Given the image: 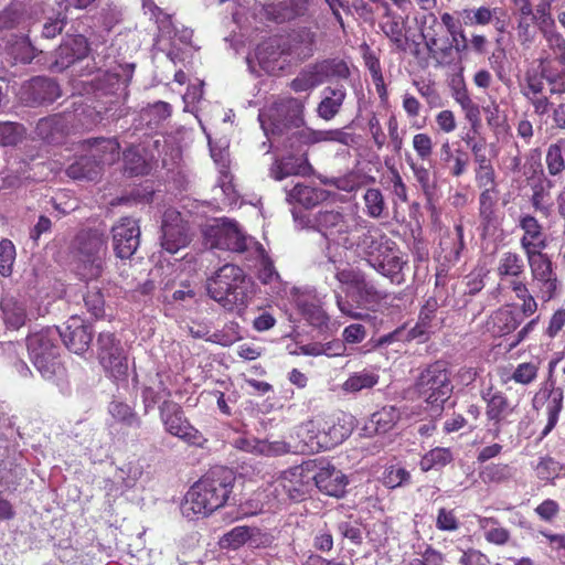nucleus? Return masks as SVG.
<instances>
[{"instance_id":"42","label":"nucleus","mask_w":565,"mask_h":565,"mask_svg":"<svg viewBox=\"0 0 565 565\" xmlns=\"http://www.w3.org/2000/svg\"><path fill=\"white\" fill-rule=\"evenodd\" d=\"M170 397L171 391L160 373H157L156 376L150 380L149 384L145 385L141 391V398L146 413L152 409L161 399L163 402L164 399H171Z\"/></svg>"},{"instance_id":"36","label":"nucleus","mask_w":565,"mask_h":565,"mask_svg":"<svg viewBox=\"0 0 565 565\" xmlns=\"http://www.w3.org/2000/svg\"><path fill=\"white\" fill-rule=\"evenodd\" d=\"M345 134L341 130H313L309 127H305L291 134L288 138L289 147H302L310 146L321 141H340L344 142Z\"/></svg>"},{"instance_id":"38","label":"nucleus","mask_w":565,"mask_h":565,"mask_svg":"<svg viewBox=\"0 0 565 565\" xmlns=\"http://www.w3.org/2000/svg\"><path fill=\"white\" fill-rule=\"evenodd\" d=\"M522 321V317L514 310L500 308L490 316L488 327L494 335L502 337L514 332Z\"/></svg>"},{"instance_id":"30","label":"nucleus","mask_w":565,"mask_h":565,"mask_svg":"<svg viewBox=\"0 0 565 565\" xmlns=\"http://www.w3.org/2000/svg\"><path fill=\"white\" fill-rule=\"evenodd\" d=\"M369 265L374 268L379 274L387 277L393 284H402L404 281L403 268L406 262L398 254L397 244L394 242L393 246H388L385 252L379 253Z\"/></svg>"},{"instance_id":"64","label":"nucleus","mask_w":565,"mask_h":565,"mask_svg":"<svg viewBox=\"0 0 565 565\" xmlns=\"http://www.w3.org/2000/svg\"><path fill=\"white\" fill-rule=\"evenodd\" d=\"M412 147L422 162H430L434 153V141L429 134L417 132L413 136Z\"/></svg>"},{"instance_id":"47","label":"nucleus","mask_w":565,"mask_h":565,"mask_svg":"<svg viewBox=\"0 0 565 565\" xmlns=\"http://www.w3.org/2000/svg\"><path fill=\"white\" fill-rule=\"evenodd\" d=\"M380 376L374 371L362 370L352 373L342 384V390L347 393H358L362 390L374 387L379 383Z\"/></svg>"},{"instance_id":"53","label":"nucleus","mask_w":565,"mask_h":565,"mask_svg":"<svg viewBox=\"0 0 565 565\" xmlns=\"http://www.w3.org/2000/svg\"><path fill=\"white\" fill-rule=\"evenodd\" d=\"M541 362L539 359L519 363L509 380H512L516 384H521L524 386L531 385L534 383L539 376Z\"/></svg>"},{"instance_id":"40","label":"nucleus","mask_w":565,"mask_h":565,"mask_svg":"<svg viewBox=\"0 0 565 565\" xmlns=\"http://www.w3.org/2000/svg\"><path fill=\"white\" fill-rule=\"evenodd\" d=\"M320 84L331 79H345L350 76V68L341 58H326L311 64Z\"/></svg>"},{"instance_id":"39","label":"nucleus","mask_w":565,"mask_h":565,"mask_svg":"<svg viewBox=\"0 0 565 565\" xmlns=\"http://www.w3.org/2000/svg\"><path fill=\"white\" fill-rule=\"evenodd\" d=\"M399 418L401 412L397 407L384 406L370 416L364 429L367 434H386L395 427Z\"/></svg>"},{"instance_id":"52","label":"nucleus","mask_w":565,"mask_h":565,"mask_svg":"<svg viewBox=\"0 0 565 565\" xmlns=\"http://www.w3.org/2000/svg\"><path fill=\"white\" fill-rule=\"evenodd\" d=\"M109 413L113 418L128 427L140 428L142 425V422L135 409L124 402L113 401L109 404Z\"/></svg>"},{"instance_id":"58","label":"nucleus","mask_w":565,"mask_h":565,"mask_svg":"<svg viewBox=\"0 0 565 565\" xmlns=\"http://www.w3.org/2000/svg\"><path fill=\"white\" fill-rule=\"evenodd\" d=\"M25 9L22 3H11L0 12V30H12L23 23Z\"/></svg>"},{"instance_id":"24","label":"nucleus","mask_w":565,"mask_h":565,"mask_svg":"<svg viewBox=\"0 0 565 565\" xmlns=\"http://www.w3.org/2000/svg\"><path fill=\"white\" fill-rule=\"evenodd\" d=\"M249 239L243 233L237 222L222 218L213 228L212 247L234 253H244L247 249V242Z\"/></svg>"},{"instance_id":"50","label":"nucleus","mask_w":565,"mask_h":565,"mask_svg":"<svg viewBox=\"0 0 565 565\" xmlns=\"http://www.w3.org/2000/svg\"><path fill=\"white\" fill-rule=\"evenodd\" d=\"M189 333L194 339H203L223 347L233 344L237 338L236 335L228 337L227 333L223 332L211 333L210 327L203 322H193L192 326H189Z\"/></svg>"},{"instance_id":"16","label":"nucleus","mask_w":565,"mask_h":565,"mask_svg":"<svg viewBox=\"0 0 565 565\" xmlns=\"http://www.w3.org/2000/svg\"><path fill=\"white\" fill-rule=\"evenodd\" d=\"M271 131L282 134L287 128H300L305 125V102L287 96L273 103L267 114Z\"/></svg>"},{"instance_id":"63","label":"nucleus","mask_w":565,"mask_h":565,"mask_svg":"<svg viewBox=\"0 0 565 565\" xmlns=\"http://www.w3.org/2000/svg\"><path fill=\"white\" fill-rule=\"evenodd\" d=\"M9 55L15 63L28 64L35 57V49L26 36H21L9 46Z\"/></svg>"},{"instance_id":"60","label":"nucleus","mask_w":565,"mask_h":565,"mask_svg":"<svg viewBox=\"0 0 565 565\" xmlns=\"http://www.w3.org/2000/svg\"><path fill=\"white\" fill-rule=\"evenodd\" d=\"M15 258V245L11 239L2 238L0 241V276L8 278L13 274Z\"/></svg>"},{"instance_id":"45","label":"nucleus","mask_w":565,"mask_h":565,"mask_svg":"<svg viewBox=\"0 0 565 565\" xmlns=\"http://www.w3.org/2000/svg\"><path fill=\"white\" fill-rule=\"evenodd\" d=\"M321 416L319 415L302 423L298 430V437L301 438L310 451H320L324 449V443H322L324 430L321 428Z\"/></svg>"},{"instance_id":"1","label":"nucleus","mask_w":565,"mask_h":565,"mask_svg":"<svg viewBox=\"0 0 565 565\" xmlns=\"http://www.w3.org/2000/svg\"><path fill=\"white\" fill-rule=\"evenodd\" d=\"M557 49L559 54L540 57L537 67L526 71L520 85L522 96L539 117L550 114L553 96L565 94V44Z\"/></svg>"},{"instance_id":"18","label":"nucleus","mask_w":565,"mask_h":565,"mask_svg":"<svg viewBox=\"0 0 565 565\" xmlns=\"http://www.w3.org/2000/svg\"><path fill=\"white\" fill-rule=\"evenodd\" d=\"M519 228L523 232L520 246L526 256V260L542 259L544 249L548 246V238L543 225L531 214H522L518 221Z\"/></svg>"},{"instance_id":"55","label":"nucleus","mask_w":565,"mask_h":565,"mask_svg":"<svg viewBox=\"0 0 565 565\" xmlns=\"http://www.w3.org/2000/svg\"><path fill=\"white\" fill-rule=\"evenodd\" d=\"M365 213L372 218H381L386 211V203L380 189L370 188L363 195Z\"/></svg>"},{"instance_id":"4","label":"nucleus","mask_w":565,"mask_h":565,"mask_svg":"<svg viewBox=\"0 0 565 565\" xmlns=\"http://www.w3.org/2000/svg\"><path fill=\"white\" fill-rule=\"evenodd\" d=\"M207 292L225 310L242 315L249 303L253 284L241 267L226 264L210 279Z\"/></svg>"},{"instance_id":"7","label":"nucleus","mask_w":565,"mask_h":565,"mask_svg":"<svg viewBox=\"0 0 565 565\" xmlns=\"http://www.w3.org/2000/svg\"><path fill=\"white\" fill-rule=\"evenodd\" d=\"M26 348L31 362L43 377L51 379L62 369L57 327L29 334Z\"/></svg>"},{"instance_id":"56","label":"nucleus","mask_w":565,"mask_h":565,"mask_svg":"<svg viewBox=\"0 0 565 565\" xmlns=\"http://www.w3.org/2000/svg\"><path fill=\"white\" fill-rule=\"evenodd\" d=\"M289 196L308 209L320 202L322 199V191L317 188L298 183L290 190Z\"/></svg>"},{"instance_id":"57","label":"nucleus","mask_w":565,"mask_h":565,"mask_svg":"<svg viewBox=\"0 0 565 565\" xmlns=\"http://www.w3.org/2000/svg\"><path fill=\"white\" fill-rule=\"evenodd\" d=\"M455 100L460 105L465 113L466 119L471 124L472 127L480 124V109L479 106L472 100L468 90L462 87L458 88L454 93Z\"/></svg>"},{"instance_id":"59","label":"nucleus","mask_w":565,"mask_h":565,"mask_svg":"<svg viewBox=\"0 0 565 565\" xmlns=\"http://www.w3.org/2000/svg\"><path fill=\"white\" fill-rule=\"evenodd\" d=\"M500 11L499 8H489L481 6L476 9H465L462 17L465 23L468 25H488L493 21L495 14Z\"/></svg>"},{"instance_id":"3","label":"nucleus","mask_w":565,"mask_h":565,"mask_svg":"<svg viewBox=\"0 0 565 565\" xmlns=\"http://www.w3.org/2000/svg\"><path fill=\"white\" fill-rule=\"evenodd\" d=\"M527 263L531 281H526V290L525 292L522 291L518 299L521 301V315L525 318L534 316L540 308V303L544 306L555 300L562 288L556 267L548 255H542V259Z\"/></svg>"},{"instance_id":"29","label":"nucleus","mask_w":565,"mask_h":565,"mask_svg":"<svg viewBox=\"0 0 565 565\" xmlns=\"http://www.w3.org/2000/svg\"><path fill=\"white\" fill-rule=\"evenodd\" d=\"M312 480L322 493L334 498H342L349 483L348 477L330 463L320 467Z\"/></svg>"},{"instance_id":"34","label":"nucleus","mask_w":565,"mask_h":565,"mask_svg":"<svg viewBox=\"0 0 565 565\" xmlns=\"http://www.w3.org/2000/svg\"><path fill=\"white\" fill-rule=\"evenodd\" d=\"M479 194V220L483 233H489L499 226V215L497 210L498 189L497 186L480 188Z\"/></svg>"},{"instance_id":"23","label":"nucleus","mask_w":565,"mask_h":565,"mask_svg":"<svg viewBox=\"0 0 565 565\" xmlns=\"http://www.w3.org/2000/svg\"><path fill=\"white\" fill-rule=\"evenodd\" d=\"M310 463L291 467L281 472L277 479L278 486H280L291 501L300 502L303 501L310 493L311 479L309 476Z\"/></svg>"},{"instance_id":"33","label":"nucleus","mask_w":565,"mask_h":565,"mask_svg":"<svg viewBox=\"0 0 565 565\" xmlns=\"http://www.w3.org/2000/svg\"><path fill=\"white\" fill-rule=\"evenodd\" d=\"M552 1H541L535 8V13L533 12V15H531V20L536 22L540 31L550 44L556 47H564L565 39L555 30V20L551 13Z\"/></svg>"},{"instance_id":"41","label":"nucleus","mask_w":565,"mask_h":565,"mask_svg":"<svg viewBox=\"0 0 565 565\" xmlns=\"http://www.w3.org/2000/svg\"><path fill=\"white\" fill-rule=\"evenodd\" d=\"M124 173L128 177H142L151 171V163L139 146H130L122 153Z\"/></svg>"},{"instance_id":"26","label":"nucleus","mask_w":565,"mask_h":565,"mask_svg":"<svg viewBox=\"0 0 565 565\" xmlns=\"http://www.w3.org/2000/svg\"><path fill=\"white\" fill-rule=\"evenodd\" d=\"M475 162V181L477 186H497V174L491 158L488 156L487 142L484 139H466Z\"/></svg>"},{"instance_id":"9","label":"nucleus","mask_w":565,"mask_h":565,"mask_svg":"<svg viewBox=\"0 0 565 565\" xmlns=\"http://www.w3.org/2000/svg\"><path fill=\"white\" fill-rule=\"evenodd\" d=\"M415 388L428 405L441 409L452 393L446 363L436 361L427 365L416 379Z\"/></svg>"},{"instance_id":"2","label":"nucleus","mask_w":565,"mask_h":565,"mask_svg":"<svg viewBox=\"0 0 565 565\" xmlns=\"http://www.w3.org/2000/svg\"><path fill=\"white\" fill-rule=\"evenodd\" d=\"M236 476L226 467H214L186 491L181 504L188 519L207 518L226 505L235 486Z\"/></svg>"},{"instance_id":"14","label":"nucleus","mask_w":565,"mask_h":565,"mask_svg":"<svg viewBox=\"0 0 565 565\" xmlns=\"http://www.w3.org/2000/svg\"><path fill=\"white\" fill-rule=\"evenodd\" d=\"M97 359L110 377L126 380L128 358L120 341L111 332H100L97 338Z\"/></svg>"},{"instance_id":"27","label":"nucleus","mask_w":565,"mask_h":565,"mask_svg":"<svg viewBox=\"0 0 565 565\" xmlns=\"http://www.w3.org/2000/svg\"><path fill=\"white\" fill-rule=\"evenodd\" d=\"M76 354L86 352L93 340V329L78 317H71L63 329H58V340Z\"/></svg>"},{"instance_id":"17","label":"nucleus","mask_w":565,"mask_h":565,"mask_svg":"<svg viewBox=\"0 0 565 565\" xmlns=\"http://www.w3.org/2000/svg\"><path fill=\"white\" fill-rule=\"evenodd\" d=\"M564 390L557 386L556 381H543L532 398V407L535 411L545 408L547 423L541 434L546 437L556 426L563 409Z\"/></svg>"},{"instance_id":"37","label":"nucleus","mask_w":565,"mask_h":565,"mask_svg":"<svg viewBox=\"0 0 565 565\" xmlns=\"http://www.w3.org/2000/svg\"><path fill=\"white\" fill-rule=\"evenodd\" d=\"M345 97L347 90L343 85L326 87L317 107L318 116L327 121L333 119L340 113Z\"/></svg>"},{"instance_id":"61","label":"nucleus","mask_w":565,"mask_h":565,"mask_svg":"<svg viewBox=\"0 0 565 565\" xmlns=\"http://www.w3.org/2000/svg\"><path fill=\"white\" fill-rule=\"evenodd\" d=\"M320 84L311 64L303 67L298 75L289 83V87L295 93L309 92L318 87Z\"/></svg>"},{"instance_id":"21","label":"nucleus","mask_w":565,"mask_h":565,"mask_svg":"<svg viewBox=\"0 0 565 565\" xmlns=\"http://www.w3.org/2000/svg\"><path fill=\"white\" fill-rule=\"evenodd\" d=\"M58 83L50 77L34 76L20 88V99L26 106H41L52 104L61 97Z\"/></svg>"},{"instance_id":"10","label":"nucleus","mask_w":565,"mask_h":565,"mask_svg":"<svg viewBox=\"0 0 565 565\" xmlns=\"http://www.w3.org/2000/svg\"><path fill=\"white\" fill-rule=\"evenodd\" d=\"M159 416L164 430L188 445L202 448L207 443L203 434L190 423L179 403L164 399L159 405Z\"/></svg>"},{"instance_id":"5","label":"nucleus","mask_w":565,"mask_h":565,"mask_svg":"<svg viewBox=\"0 0 565 565\" xmlns=\"http://www.w3.org/2000/svg\"><path fill=\"white\" fill-rule=\"evenodd\" d=\"M414 20L427 50L428 58L433 61L435 67L452 64L456 54L468 50L467 43H460L458 38L450 36L434 12L419 13Z\"/></svg>"},{"instance_id":"12","label":"nucleus","mask_w":565,"mask_h":565,"mask_svg":"<svg viewBox=\"0 0 565 565\" xmlns=\"http://www.w3.org/2000/svg\"><path fill=\"white\" fill-rule=\"evenodd\" d=\"M96 150L102 151L103 154L96 156H84L72 163L66 173L74 180H87L95 181L99 178L103 166L111 163L119 156V143L116 139L99 138L94 140Z\"/></svg>"},{"instance_id":"49","label":"nucleus","mask_w":565,"mask_h":565,"mask_svg":"<svg viewBox=\"0 0 565 565\" xmlns=\"http://www.w3.org/2000/svg\"><path fill=\"white\" fill-rule=\"evenodd\" d=\"M454 460L452 451L450 448L435 447L426 452L420 461V470L427 472L433 469H439Z\"/></svg>"},{"instance_id":"44","label":"nucleus","mask_w":565,"mask_h":565,"mask_svg":"<svg viewBox=\"0 0 565 565\" xmlns=\"http://www.w3.org/2000/svg\"><path fill=\"white\" fill-rule=\"evenodd\" d=\"M477 523L483 531L484 540L490 544L502 546L511 539L510 531L501 526L499 519L494 516H477Z\"/></svg>"},{"instance_id":"6","label":"nucleus","mask_w":565,"mask_h":565,"mask_svg":"<svg viewBox=\"0 0 565 565\" xmlns=\"http://www.w3.org/2000/svg\"><path fill=\"white\" fill-rule=\"evenodd\" d=\"M107 237L98 230H82L75 237L77 275L84 280L98 279L105 269Z\"/></svg>"},{"instance_id":"54","label":"nucleus","mask_w":565,"mask_h":565,"mask_svg":"<svg viewBox=\"0 0 565 565\" xmlns=\"http://www.w3.org/2000/svg\"><path fill=\"white\" fill-rule=\"evenodd\" d=\"M456 237L451 242L443 241L440 243L444 258L448 264H456L465 249V232L462 224L455 226Z\"/></svg>"},{"instance_id":"25","label":"nucleus","mask_w":565,"mask_h":565,"mask_svg":"<svg viewBox=\"0 0 565 565\" xmlns=\"http://www.w3.org/2000/svg\"><path fill=\"white\" fill-rule=\"evenodd\" d=\"M90 51L87 39L82 35H71L63 40L61 45L55 51V61L52 64V70L63 72L87 57Z\"/></svg>"},{"instance_id":"31","label":"nucleus","mask_w":565,"mask_h":565,"mask_svg":"<svg viewBox=\"0 0 565 565\" xmlns=\"http://www.w3.org/2000/svg\"><path fill=\"white\" fill-rule=\"evenodd\" d=\"M313 169L306 151L287 154L275 161L271 172L275 180L281 181L290 175L308 177Z\"/></svg>"},{"instance_id":"13","label":"nucleus","mask_w":565,"mask_h":565,"mask_svg":"<svg viewBox=\"0 0 565 565\" xmlns=\"http://www.w3.org/2000/svg\"><path fill=\"white\" fill-rule=\"evenodd\" d=\"M494 271L499 290L513 294L515 299H519L522 290L525 292L527 277L522 255L513 250L502 253L498 258Z\"/></svg>"},{"instance_id":"8","label":"nucleus","mask_w":565,"mask_h":565,"mask_svg":"<svg viewBox=\"0 0 565 565\" xmlns=\"http://www.w3.org/2000/svg\"><path fill=\"white\" fill-rule=\"evenodd\" d=\"M480 397L486 405V420L488 433L493 438H499L503 428L515 422L519 415V401H512L508 395L490 384L480 391Z\"/></svg>"},{"instance_id":"46","label":"nucleus","mask_w":565,"mask_h":565,"mask_svg":"<svg viewBox=\"0 0 565 565\" xmlns=\"http://www.w3.org/2000/svg\"><path fill=\"white\" fill-rule=\"evenodd\" d=\"M1 310L6 324L12 329H20L26 321L25 305L12 296H6L1 300Z\"/></svg>"},{"instance_id":"35","label":"nucleus","mask_w":565,"mask_h":565,"mask_svg":"<svg viewBox=\"0 0 565 565\" xmlns=\"http://www.w3.org/2000/svg\"><path fill=\"white\" fill-rule=\"evenodd\" d=\"M35 134L47 143H61L68 134L66 117L54 114L41 118L36 124Z\"/></svg>"},{"instance_id":"22","label":"nucleus","mask_w":565,"mask_h":565,"mask_svg":"<svg viewBox=\"0 0 565 565\" xmlns=\"http://www.w3.org/2000/svg\"><path fill=\"white\" fill-rule=\"evenodd\" d=\"M113 247L115 255L121 259L130 258L140 244L139 222L132 217H121L113 227Z\"/></svg>"},{"instance_id":"43","label":"nucleus","mask_w":565,"mask_h":565,"mask_svg":"<svg viewBox=\"0 0 565 565\" xmlns=\"http://www.w3.org/2000/svg\"><path fill=\"white\" fill-rule=\"evenodd\" d=\"M364 65L370 72L372 82L381 102H387L388 92L382 73V66L379 55L369 46L363 51Z\"/></svg>"},{"instance_id":"51","label":"nucleus","mask_w":565,"mask_h":565,"mask_svg":"<svg viewBox=\"0 0 565 565\" xmlns=\"http://www.w3.org/2000/svg\"><path fill=\"white\" fill-rule=\"evenodd\" d=\"M512 477V468L507 463H490L479 471V478L486 484L503 483Z\"/></svg>"},{"instance_id":"19","label":"nucleus","mask_w":565,"mask_h":565,"mask_svg":"<svg viewBox=\"0 0 565 565\" xmlns=\"http://www.w3.org/2000/svg\"><path fill=\"white\" fill-rule=\"evenodd\" d=\"M161 245L170 254L186 247L191 242L189 223L175 209H167L162 216Z\"/></svg>"},{"instance_id":"28","label":"nucleus","mask_w":565,"mask_h":565,"mask_svg":"<svg viewBox=\"0 0 565 565\" xmlns=\"http://www.w3.org/2000/svg\"><path fill=\"white\" fill-rule=\"evenodd\" d=\"M320 416L322 423L321 428L324 430V436L322 437L324 450L333 448L350 436L353 428L352 416L343 412Z\"/></svg>"},{"instance_id":"15","label":"nucleus","mask_w":565,"mask_h":565,"mask_svg":"<svg viewBox=\"0 0 565 565\" xmlns=\"http://www.w3.org/2000/svg\"><path fill=\"white\" fill-rule=\"evenodd\" d=\"M394 241L383 233L376 225L363 218L348 250H354L361 255L367 264L376 260V255L393 246Z\"/></svg>"},{"instance_id":"20","label":"nucleus","mask_w":565,"mask_h":565,"mask_svg":"<svg viewBox=\"0 0 565 565\" xmlns=\"http://www.w3.org/2000/svg\"><path fill=\"white\" fill-rule=\"evenodd\" d=\"M316 38V33L309 28H300L282 39L277 44L278 52L273 54L289 57V62H303L313 55Z\"/></svg>"},{"instance_id":"48","label":"nucleus","mask_w":565,"mask_h":565,"mask_svg":"<svg viewBox=\"0 0 565 565\" xmlns=\"http://www.w3.org/2000/svg\"><path fill=\"white\" fill-rule=\"evenodd\" d=\"M355 296L358 302L367 308H374L386 300L388 294L383 289H379L373 282L364 278L363 282L355 289Z\"/></svg>"},{"instance_id":"62","label":"nucleus","mask_w":565,"mask_h":565,"mask_svg":"<svg viewBox=\"0 0 565 565\" xmlns=\"http://www.w3.org/2000/svg\"><path fill=\"white\" fill-rule=\"evenodd\" d=\"M545 163L551 177H561L565 172V159L558 142L548 146L545 154Z\"/></svg>"},{"instance_id":"11","label":"nucleus","mask_w":565,"mask_h":565,"mask_svg":"<svg viewBox=\"0 0 565 565\" xmlns=\"http://www.w3.org/2000/svg\"><path fill=\"white\" fill-rule=\"evenodd\" d=\"M363 218L340 211H321L317 216L319 232L330 243H334L348 249L352 246V239L359 230Z\"/></svg>"},{"instance_id":"32","label":"nucleus","mask_w":565,"mask_h":565,"mask_svg":"<svg viewBox=\"0 0 565 565\" xmlns=\"http://www.w3.org/2000/svg\"><path fill=\"white\" fill-rule=\"evenodd\" d=\"M387 20L381 23V30L388 39L391 46L398 53H407L411 40L407 34V18H402L396 12L385 17Z\"/></svg>"}]
</instances>
